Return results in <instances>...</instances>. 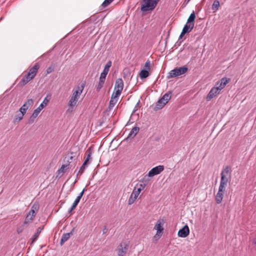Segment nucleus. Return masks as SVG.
Instances as JSON below:
<instances>
[{
	"label": "nucleus",
	"mask_w": 256,
	"mask_h": 256,
	"mask_svg": "<svg viewBox=\"0 0 256 256\" xmlns=\"http://www.w3.org/2000/svg\"><path fill=\"white\" fill-rule=\"evenodd\" d=\"M84 85L82 84L80 86H77L76 90H73L72 96L68 104L69 106L72 108L76 106V102L84 90Z\"/></svg>",
	"instance_id": "obj_1"
},
{
	"label": "nucleus",
	"mask_w": 256,
	"mask_h": 256,
	"mask_svg": "<svg viewBox=\"0 0 256 256\" xmlns=\"http://www.w3.org/2000/svg\"><path fill=\"white\" fill-rule=\"evenodd\" d=\"M160 0H142V4L141 11L146 12L152 11L156 7L158 2Z\"/></svg>",
	"instance_id": "obj_2"
},
{
	"label": "nucleus",
	"mask_w": 256,
	"mask_h": 256,
	"mask_svg": "<svg viewBox=\"0 0 256 256\" xmlns=\"http://www.w3.org/2000/svg\"><path fill=\"white\" fill-rule=\"evenodd\" d=\"M188 70V68L186 66L180 68H176L170 70L167 76L168 79L178 76L182 74H185Z\"/></svg>",
	"instance_id": "obj_3"
},
{
	"label": "nucleus",
	"mask_w": 256,
	"mask_h": 256,
	"mask_svg": "<svg viewBox=\"0 0 256 256\" xmlns=\"http://www.w3.org/2000/svg\"><path fill=\"white\" fill-rule=\"evenodd\" d=\"M129 245L126 242L121 243L118 248V256H124L128 249Z\"/></svg>",
	"instance_id": "obj_4"
},
{
	"label": "nucleus",
	"mask_w": 256,
	"mask_h": 256,
	"mask_svg": "<svg viewBox=\"0 0 256 256\" xmlns=\"http://www.w3.org/2000/svg\"><path fill=\"white\" fill-rule=\"evenodd\" d=\"M164 170V166H158L152 168L148 173L149 177H152L155 175L160 174Z\"/></svg>",
	"instance_id": "obj_5"
},
{
	"label": "nucleus",
	"mask_w": 256,
	"mask_h": 256,
	"mask_svg": "<svg viewBox=\"0 0 256 256\" xmlns=\"http://www.w3.org/2000/svg\"><path fill=\"white\" fill-rule=\"evenodd\" d=\"M162 220H158L154 227V228L157 231L154 238H156L158 236V238H160L162 236L164 230V228H162Z\"/></svg>",
	"instance_id": "obj_6"
},
{
	"label": "nucleus",
	"mask_w": 256,
	"mask_h": 256,
	"mask_svg": "<svg viewBox=\"0 0 256 256\" xmlns=\"http://www.w3.org/2000/svg\"><path fill=\"white\" fill-rule=\"evenodd\" d=\"M220 90L218 86L212 88L209 93L207 95L206 100L208 101L210 100L216 96L218 94H220Z\"/></svg>",
	"instance_id": "obj_7"
},
{
	"label": "nucleus",
	"mask_w": 256,
	"mask_h": 256,
	"mask_svg": "<svg viewBox=\"0 0 256 256\" xmlns=\"http://www.w3.org/2000/svg\"><path fill=\"white\" fill-rule=\"evenodd\" d=\"M189 234V228L188 225H185L182 228L178 230V235L180 238H186Z\"/></svg>",
	"instance_id": "obj_8"
},
{
	"label": "nucleus",
	"mask_w": 256,
	"mask_h": 256,
	"mask_svg": "<svg viewBox=\"0 0 256 256\" xmlns=\"http://www.w3.org/2000/svg\"><path fill=\"white\" fill-rule=\"evenodd\" d=\"M74 230L75 228H74L70 232L64 233L62 234L60 242V246H62L70 238V236L73 235Z\"/></svg>",
	"instance_id": "obj_9"
},
{
	"label": "nucleus",
	"mask_w": 256,
	"mask_h": 256,
	"mask_svg": "<svg viewBox=\"0 0 256 256\" xmlns=\"http://www.w3.org/2000/svg\"><path fill=\"white\" fill-rule=\"evenodd\" d=\"M232 168L230 166H227L224 168L222 169L220 176H224L228 178H232Z\"/></svg>",
	"instance_id": "obj_10"
},
{
	"label": "nucleus",
	"mask_w": 256,
	"mask_h": 256,
	"mask_svg": "<svg viewBox=\"0 0 256 256\" xmlns=\"http://www.w3.org/2000/svg\"><path fill=\"white\" fill-rule=\"evenodd\" d=\"M124 82L122 78H118L116 80L115 86H114V90L119 91V92H122L123 88H124Z\"/></svg>",
	"instance_id": "obj_11"
},
{
	"label": "nucleus",
	"mask_w": 256,
	"mask_h": 256,
	"mask_svg": "<svg viewBox=\"0 0 256 256\" xmlns=\"http://www.w3.org/2000/svg\"><path fill=\"white\" fill-rule=\"evenodd\" d=\"M39 68L40 65L36 63L32 68L30 69L28 72L27 74L28 76H30L34 78L36 76Z\"/></svg>",
	"instance_id": "obj_12"
},
{
	"label": "nucleus",
	"mask_w": 256,
	"mask_h": 256,
	"mask_svg": "<svg viewBox=\"0 0 256 256\" xmlns=\"http://www.w3.org/2000/svg\"><path fill=\"white\" fill-rule=\"evenodd\" d=\"M224 192L225 190H224L218 188V192L216 196V204H220L222 202Z\"/></svg>",
	"instance_id": "obj_13"
},
{
	"label": "nucleus",
	"mask_w": 256,
	"mask_h": 256,
	"mask_svg": "<svg viewBox=\"0 0 256 256\" xmlns=\"http://www.w3.org/2000/svg\"><path fill=\"white\" fill-rule=\"evenodd\" d=\"M33 78L31 76H28V74L25 75L20 80L18 85L20 86H23L27 84L30 80H32Z\"/></svg>",
	"instance_id": "obj_14"
},
{
	"label": "nucleus",
	"mask_w": 256,
	"mask_h": 256,
	"mask_svg": "<svg viewBox=\"0 0 256 256\" xmlns=\"http://www.w3.org/2000/svg\"><path fill=\"white\" fill-rule=\"evenodd\" d=\"M140 130V128L138 126H134V127L132 130H130V132L129 133L128 136L126 138V140H128V139H132L136 136L138 132Z\"/></svg>",
	"instance_id": "obj_15"
},
{
	"label": "nucleus",
	"mask_w": 256,
	"mask_h": 256,
	"mask_svg": "<svg viewBox=\"0 0 256 256\" xmlns=\"http://www.w3.org/2000/svg\"><path fill=\"white\" fill-rule=\"evenodd\" d=\"M49 102V100L47 99V98H45L44 100H43L42 102L38 106V108H36L34 112L36 114H40V112L48 104V103Z\"/></svg>",
	"instance_id": "obj_16"
},
{
	"label": "nucleus",
	"mask_w": 256,
	"mask_h": 256,
	"mask_svg": "<svg viewBox=\"0 0 256 256\" xmlns=\"http://www.w3.org/2000/svg\"><path fill=\"white\" fill-rule=\"evenodd\" d=\"M230 79L226 78H223L221 79L220 82H218L216 84L218 88L221 90L223 89L226 84L229 82Z\"/></svg>",
	"instance_id": "obj_17"
},
{
	"label": "nucleus",
	"mask_w": 256,
	"mask_h": 256,
	"mask_svg": "<svg viewBox=\"0 0 256 256\" xmlns=\"http://www.w3.org/2000/svg\"><path fill=\"white\" fill-rule=\"evenodd\" d=\"M166 102L163 100L162 98H160L156 102V106L154 108V110L156 111L162 108L166 104Z\"/></svg>",
	"instance_id": "obj_18"
},
{
	"label": "nucleus",
	"mask_w": 256,
	"mask_h": 256,
	"mask_svg": "<svg viewBox=\"0 0 256 256\" xmlns=\"http://www.w3.org/2000/svg\"><path fill=\"white\" fill-rule=\"evenodd\" d=\"M195 18V12L194 11H193L190 14V16L188 17L187 20L186 24L194 26Z\"/></svg>",
	"instance_id": "obj_19"
},
{
	"label": "nucleus",
	"mask_w": 256,
	"mask_h": 256,
	"mask_svg": "<svg viewBox=\"0 0 256 256\" xmlns=\"http://www.w3.org/2000/svg\"><path fill=\"white\" fill-rule=\"evenodd\" d=\"M67 163L62 164L61 168L58 170L59 174H62L65 172V171L69 168L70 162L68 160L67 161Z\"/></svg>",
	"instance_id": "obj_20"
},
{
	"label": "nucleus",
	"mask_w": 256,
	"mask_h": 256,
	"mask_svg": "<svg viewBox=\"0 0 256 256\" xmlns=\"http://www.w3.org/2000/svg\"><path fill=\"white\" fill-rule=\"evenodd\" d=\"M43 228L39 227L38 228L36 232L34 234L32 238V241L31 242V244H32L38 238Z\"/></svg>",
	"instance_id": "obj_21"
},
{
	"label": "nucleus",
	"mask_w": 256,
	"mask_h": 256,
	"mask_svg": "<svg viewBox=\"0 0 256 256\" xmlns=\"http://www.w3.org/2000/svg\"><path fill=\"white\" fill-rule=\"evenodd\" d=\"M33 218H34L32 216H31L28 214H27L25 218V220L23 223V226L28 227L30 224L32 222Z\"/></svg>",
	"instance_id": "obj_22"
},
{
	"label": "nucleus",
	"mask_w": 256,
	"mask_h": 256,
	"mask_svg": "<svg viewBox=\"0 0 256 256\" xmlns=\"http://www.w3.org/2000/svg\"><path fill=\"white\" fill-rule=\"evenodd\" d=\"M150 75L148 70L143 69L140 73V76L142 79L148 78Z\"/></svg>",
	"instance_id": "obj_23"
},
{
	"label": "nucleus",
	"mask_w": 256,
	"mask_h": 256,
	"mask_svg": "<svg viewBox=\"0 0 256 256\" xmlns=\"http://www.w3.org/2000/svg\"><path fill=\"white\" fill-rule=\"evenodd\" d=\"M194 27L193 26L186 24L183 28L182 31L185 34L188 33L193 29Z\"/></svg>",
	"instance_id": "obj_24"
},
{
	"label": "nucleus",
	"mask_w": 256,
	"mask_h": 256,
	"mask_svg": "<svg viewBox=\"0 0 256 256\" xmlns=\"http://www.w3.org/2000/svg\"><path fill=\"white\" fill-rule=\"evenodd\" d=\"M171 95L172 93L171 92H169L166 94H165L162 97V99L164 100L166 104L168 102V100L171 98Z\"/></svg>",
	"instance_id": "obj_25"
},
{
	"label": "nucleus",
	"mask_w": 256,
	"mask_h": 256,
	"mask_svg": "<svg viewBox=\"0 0 256 256\" xmlns=\"http://www.w3.org/2000/svg\"><path fill=\"white\" fill-rule=\"evenodd\" d=\"M104 82L105 80L100 78L98 84L96 86V90L97 92H99L100 90V89L103 87Z\"/></svg>",
	"instance_id": "obj_26"
},
{
	"label": "nucleus",
	"mask_w": 256,
	"mask_h": 256,
	"mask_svg": "<svg viewBox=\"0 0 256 256\" xmlns=\"http://www.w3.org/2000/svg\"><path fill=\"white\" fill-rule=\"evenodd\" d=\"M220 6V2L218 0H214L212 5V10H216Z\"/></svg>",
	"instance_id": "obj_27"
},
{
	"label": "nucleus",
	"mask_w": 256,
	"mask_h": 256,
	"mask_svg": "<svg viewBox=\"0 0 256 256\" xmlns=\"http://www.w3.org/2000/svg\"><path fill=\"white\" fill-rule=\"evenodd\" d=\"M38 116V114H36L34 112H33L32 114L28 120V123L30 124H32L34 122L35 119Z\"/></svg>",
	"instance_id": "obj_28"
},
{
	"label": "nucleus",
	"mask_w": 256,
	"mask_h": 256,
	"mask_svg": "<svg viewBox=\"0 0 256 256\" xmlns=\"http://www.w3.org/2000/svg\"><path fill=\"white\" fill-rule=\"evenodd\" d=\"M24 116V114L19 113L17 114L15 116L14 122H19L20 120L22 119Z\"/></svg>",
	"instance_id": "obj_29"
},
{
	"label": "nucleus",
	"mask_w": 256,
	"mask_h": 256,
	"mask_svg": "<svg viewBox=\"0 0 256 256\" xmlns=\"http://www.w3.org/2000/svg\"><path fill=\"white\" fill-rule=\"evenodd\" d=\"M120 94L121 92H119V91L114 90V92L111 96V99H118V97L120 96Z\"/></svg>",
	"instance_id": "obj_30"
},
{
	"label": "nucleus",
	"mask_w": 256,
	"mask_h": 256,
	"mask_svg": "<svg viewBox=\"0 0 256 256\" xmlns=\"http://www.w3.org/2000/svg\"><path fill=\"white\" fill-rule=\"evenodd\" d=\"M142 190V189L140 188H139L136 189V187L134 188L133 190V194H134L135 198H136L140 192Z\"/></svg>",
	"instance_id": "obj_31"
},
{
	"label": "nucleus",
	"mask_w": 256,
	"mask_h": 256,
	"mask_svg": "<svg viewBox=\"0 0 256 256\" xmlns=\"http://www.w3.org/2000/svg\"><path fill=\"white\" fill-rule=\"evenodd\" d=\"M86 152H88V154L87 156V157L86 158V159L84 161L86 162H88L89 161V160H92V157H91V155L92 153V149L90 148H88L86 151Z\"/></svg>",
	"instance_id": "obj_32"
},
{
	"label": "nucleus",
	"mask_w": 256,
	"mask_h": 256,
	"mask_svg": "<svg viewBox=\"0 0 256 256\" xmlns=\"http://www.w3.org/2000/svg\"><path fill=\"white\" fill-rule=\"evenodd\" d=\"M118 102V99H111L110 101L108 108L112 109Z\"/></svg>",
	"instance_id": "obj_33"
},
{
	"label": "nucleus",
	"mask_w": 256,
	"mask_h": 256,
	"mask_svg": "<svg viewBox=\"0 0 256 256\" xmlns=\"http://www.w3.org/2000/svg\"><path fill=\"white\" fill-rule=\"evenodd\" d=\"M136 199V198H135L134 194H133L132 192L130 196V198L128 199V204L129 205L132 204L134 202Z\"/></svg>",
	"instance_id": "obj_34"
},
{
	"label": "nucleus",
	"mask_w": 256,
	"mask_h": 256,
	"mask_svg": "<svg viewBox=\"0 0 256 256\" xmlns=\"http://www.w3.org/2000/svg\"><path fill=\"white\" fill-rule=\"evenodd\" d=\"M114 0H104V1L102 3V6L103 8H104L108 6L111 2H112Z\"/></svg>",
	"instance_id": "obj_35"
},
{
	"label": "nucleus",
	"mask_w": 256,
	"mask_h": 256,
	"mask_svg": "<svg viewBox=\"0 0 256 256\" xmlns=\"http://www.w3.org/2000/svg\"><path fill=\"white\" fill-rule=\"evenodd\" d=\"M108 72L109 71L108 70H106V69H104L102 72L100 74V78L102 79L106 80V76L108 74Z\"/></svg>",
	"instance_id": "obj_36"
},
{
	"label": "nucleus",
	"mask_w": 256,
	"mask_h": 256,
	"mask_svg": "<svg viewBox=\"0 0 256 256\" xmlns=\"http://www.w3.org/2000/svg\"><path fill=\"white\" fill-rule=\"evenodd\" d=\"M39 208L40 206L38 203L37 202H35L32 206L31 210H34L36 212L39 210Z\"/></svg>",
	"instance_id": "obj_37"
},
{
	"label": "nucleus",
	"mask_w": 256,
	"mask_h": 256,
	"mask_svg": "<svg viewBox=\"0 0 256 256\" xmlns=\"http://www.w3.org/2000/svg\"><path fill=\"white\" fill-rule=\"evenodd\" d=\"M231 180L230 178H228L224 176H222L220 178V182H226L228 184V182H230Z\"/></svg>",
	"instance_id": "obj_38"
},
{
	"label": "nucleus",
	"mask_w": 256,
	"mask_h": 256,
	"mask_svg": "<svg viewBox=\"0 0 256 256\" xmlns=\"http://www.w3.org/2000/svg\"><path fill=\"white\" fill-rule=\"evenodd\" d=\"M80 201V198H76L72 206V210H74L76 208V206L79 203Z\"/></svg>",
	"instance_id": "obj_39"
},
{
	"label": "nucleus",
	"mask_w": 256,
	"mask_h": 256,
	"mask_svg": "<svg viewBox=\"0 0 256 256\" xmlns=\"http://www.w3.org/2000/svg\"><path fill=\"white\" fill-rule=\"evenodd\" d=\"M88 162L84 161V162L83 163L82 165L80 168V172H84V170L86 169V166L88 164Z\"/></svg>",
	"instance_id": "obj_40"
},
{
	"label": "nucleus",
	"mask_w": 256,
	"mask_h": 256,
	"mask_svg": "<svg viewBox=\"0 0 256 256\" xmlns=\"http://www.w3.org/2000/svg\"><path fill=\"white\" fill-rule=\"evenodd\" d=\"M226 186H227V183L222 182H220V184L218 188L226 190Z\"/></svg>",
	"instance_id": "obj_41"
},
{
	"label": "nucleus",
	"mask_w": 256,
	"mask_h": 256,
	"mask_svg": "<svg viewBox=\"0 0 256 256\" xmlns=\"http://www.w3.org/2000/svg\"><path fill=\"white\" fill-rule=\"evenodd\" d=\"M112 62L110 60H108L105 65L104 69H106V70H108L109 71L110 68L112 66Z\"/></svg>",
	"instance_id": "obj_42"
},
{
	"label": "nucleus",
	"mask_w": 256,
	"mask_h": 256,
	"mask_svg": "<svg viewBox=\"0 0 256 256\" xmlns=\"http://www.w3.org/2000/svg\"><path fill=\"white\" fill-rule=\"evenodd\" d=\"M34 103V100L32 98L28 99L24 104H26L28 108L30 106H32Z\"/></svg>",
	"instance_id": "obj_43"
},
{
	"label": "nucleus",
	"mask_w": 256,
	"mask_h": 256,
	"mask_svg": "<svg viewBox=\"0 0 256 256\" xmlns=\"http://www.w3.org/2000/svg\"><path fill=\"white\" fill-rule=\"evenodd\" d=\"M130 72L128 69L125 68L123 71L124 77L125 78L130 75Z\"/></svg>",
	"instance_id": "obj_44"
},
{
	"label": "nucleus",
	"mask_w": 256,
	"mask_h": 256,
	"mask_svg": "<svg viewBox=\"0 0 256 256\" xmlns=\"http://www.w3.org/2000/svg\"><path fill=\"white\" fill-rule=\"evenodd\" d=\"M26 228H27L26 226H23V224H22L21 226H20L19 228H18V229H17L18 233V234L21 233L23 231V230Z\"/></svg>",
	"instance_id": "obj_45"
},
{
	"label": "nucleus",
	"mask_w": 256,
	"mask_h": 256,
	"mask_svg": "<svg viewBox=\"0 0 256 256\" xmlns=\"http://www.w3.org/2000/svg\"><path fill=\"white\" fill-rule=\"evenodd\" d=\"M150 61L148 60L145 63L144 67L146 68L147 70H150Z\"/></svg>",
	"instance_id": "obj_46"
},
{
	"label": "nucleus",
	"mask_w": 256,
	"mask_h": 256,
	"mask_svg": "<svg viewBox=\"0 0 256 256\" xmlns=\"http://www.w3.org/2000/svg\"><path fill=\"white\" fill-rule=\"evenodd\" d=\"M28 214L34 218L36 216V212L34 210H30Z\"/></svg>",
	"instance_id": "obj_47"
},
{
	"label": "nucleus",
	"mask_w": 256,
	"mask_h": 256,
	"mask_svg": "<svg viewBox=\"0 0 256 256\" xmlns=\"http://www.w3.org/2000/svg\"><path fill=\"white\" fill-rule=\"evenodd\" d=\"M86 189L84 188L83 189V190H82V192L79 194V195L77 196V198H80V200L81 198H82L84 192V191H85Z\"/></svg>",
	"instance_id": "obj_48"
},
{
	"label": "nucleus",
	"mask_w": 256,
	"mask_h": 256,
	"mask_svg": "<svg viewBox=\"0 0 256 256\" xmlns=\"http://www.w3.org/2000/svg\"><path fill=\"white\" fill-rule=\"evenodd\" d=\"M52 70H53V68L51 66H50L46 69V74H50V72H52Z\"/></svg>",
	"instance_id": "obj_49"
},
{
	"label": "nucleus",
	"mask_w": 256,
	"mask_h": 256,
	"mask_svg": "<svg viewBox=\"0 0 256 256\" xmlns=\"http://www.w3.org/2000/svg\"><path fill=\"white\" fill-rule=\"evenodd\" d=\"M20 112L21 114H24V115L26 113V109H24L22 108H20Z\"/></svg>",
	"instance_id": "obj_50"
},
{
	"label": "nucleus",
	"mask_w": 256,
	"mask_h": 256,
	"mask_svg": "<svg viewBox=\"0 0 256 256\" xmlns=\"http://www.w3.org/2000/svg\"><path fill=\"white\" fill-rule=\"evenodd\" d=\"M108 228L106 226H105L102 230L103 234H106L108 232Z\"/></svg>",
	"instance_id": "obj_51"
},
{
	"label": "nucleus",
	"mask_w": 256,
	"mask_h": 256,
	"mask_svg": "<svg viewBox=\"0 0 256 256\" xmlns=\"http://www.w3.org/2000/svg\"><path fill=\"white\" fill-rule=\"evenodd\" d=\"M185 34H185L184 32H183L182 31V32H181V34H180V36H179V40H180V39H182V37L184 36V35Z\"/></svg>",
	"instance_id": "obj_52"
},
{
	"label": "nucleus",
	"mask_w": 256,
	"mask_h": 256,
	"mask_svg": "<svg viewBox=\"0 0 256 256\" xmlns=\"http://www.w3.org/2000/svg\"><path fill=\"white\" fill-rule=\"evenodd\" d=\"M146 186V184H140V188L141 189H144Z\"/></svg>",
	"instance_id": "obj_53"
},
{
	"label": "nucleus",
	"mask_w": 256,
	"mask_h": 256,
	"mask_svg": "<svg viewBox=\"0 0 256 256\" xmlns=\"http://www.w3.org/2000/svg\"><path fill=\"white\" fill-rule=\"evenodd\" d=\"M22 108L24 109H26V110H27L28 108V106H26V104H24Z\"/></svg>",
	"instance_id": "obj_54"
},
{
	"label": "nucleus",
	"mask_w": 256,
	"mask_h": 256,
	"mask_svg": "<svg viewBox=\"0 0 256 256\" xmlns=\"http://www.w3.org/2000/svg\"><path fill=\"white\" fill-rule=\"evenodd\" d=\"M80 170H78V172L77 173V174H76L77 176H78L82 175V174L83 173V172H80Z\"/></svg>",
	"instance_id": "obj_55"
},
{
	"label": "nucleus",
	"mask_w": 256,
	"mask_h": 256,
	"mask_svg": "<svg viewBox=\"0 0 256 256\" xmlns=\"http://www.w3.org/2000/svg\"><path fill=\"white\" fill-rule=\"evenodd\" d=\"M72 210V207L71 206L70 210H68V213L69 214H70L72 212L73 210Z\"/></svg>",
	"instance_id": "obj_56"
},
{
	"label": "nucleus",
	"mask_w": 256,
	"mask_h": 256,
	"mask_svg": "<svg viewBox=\"0 0 256 256\" xmlns=\"http://www.w3.org/2000/svg\"><path fill=\"white\" fill-rule=\"evenodd\" d=\"M181 42H182V41L180 42H176V44H178V46H180V44Z\"/></svg>",
	"instance_id": "obj_57"
},
{
	"label": "nucleus",
	"mask_w": 256,
	"mask_h": 256,
	"mask_svg": "<svg viewBox=\"0 0 256 256\" xmlns=\"http://www.w3.org/2000/svg\"><path fill=\"white\" fill-rule=\"evenodd\" d=\"M72 158H73V157H72V156H70V160H72Z\"/></svg>",
	"instance_id": "obj_58"
},
{
	"label": "nucleus",
	"mask_w": 256,
	"mask_h": 256,
	"mask_svg": "<svg viewBox=\"0 0 256 256\" xmlns=\"http://www.w3.org/2000/svg\"><path fill=\"white\" fill-rule=\"evenodd\" d=\"M139 102H140V101H138V102L137 103V105L138 104Z\"/></svg>",
	"instance_id": "obj_59"
},
{
	"label": "nucleus",
	"mask_w": 256,
	"mask_h": 256,
	"mask_svg": "<svg viewBox=\"0 0 256 256\" xmlns=\"http://www.w3.org/2000/svg\"><path fill=\"white\" fill-rule=\"evenodd\" d=\"M190 0H188V2L190 1Z\"/></svg>",
	"instance_id": "obj_60"
}]
</instances>
